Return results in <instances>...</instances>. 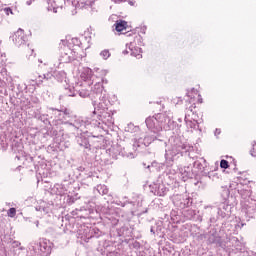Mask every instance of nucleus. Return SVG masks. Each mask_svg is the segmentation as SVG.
Wrapping results in <instances>:
<instances>
[{
  "label": "nucleus",
  "instance_id": "obj_1",
  "mask_svg": "<svg viewBox=\"0 0 256 256\" xmlns=\"http://www.w3.org/2000/svg\"><path fill=\"white\" fill-rule=\"evenodd\" d=\"M81 79L91 87V90L81 89L79 90L80 97H90L94 100V115H97V105H100V109H105L107 103V92L103 89V78L93 74L91 68H83L80 75Z\"/></svg>",
  "mask_w": 256,
  "mask_h": 256
},
{
  "label": "nucleus",
  "instance_id": "obj_2",
  "mask_svg": "<svg viewBox=\"0 0 256 256\" xmlns=\"http://www.w3.org/2000/svg\"><path fill=\"white\" fill-rule=\"evenodd\" d=\"M145 123L149 131L154 133V135H159L163 129L169 131V129L173 128V120L171 119V116L165 113H159L152 117L150 116L146 118Z\"/></svg>",
  "mask_w": 256,
  "mask_h": 256
},
{
  "label": "nucleus",
  "instance_id": "obj_3",
  "mask_svg": "<svg viewBox=\"0 0 256 256\" xmlns=\"http://www.w3.org/2000/svg\"><path fill=\"white\" fill-rule=\"evenodd\" d=\"M191 149V146L184 144L182 142H176L174 145L166 149L165 159L167 163H173L177 159L178 155H183Z\"/></svg>",
  "mask_w": 256,
  "mask_h": 256
},
{
  "label": "nucleus",
  "instance_id": "obj_4",
  "mask_svg": "<svg viewBox=\"0 0 256 256\" xmlns=\"http://www.w3.org/2000/svg\"><path fill=\"white\" fill-rule=\"evenodd\" d=\"M72 125H73V127H75V129H80L81 133H87V130H85V129H89V127H91V126L100 127L101 129H103V122L101 121L100 118H99V120H96V119L83 120L81 118H78L73 122Z\"/></svg>",
  "mask_w": 256,
  "mask_h": 256
},
{
  "label": "nucleus",
  "instance_id": "obj_5",
  "mask_svg": "<svg viewBox=\"0 0 256 256\" xmlns=\"http://www.w3.org/2000/svg\"><path fill=\"white\" fill-rule=\"evenodd\" d=\"M139 39H141V37L136 36L133 42L126 44V50L123 51V54L127 55L130 53L132 57H136V59H141V57H143V55H141V48L135 46L137 45L136 41H139Z\"/></svg>",
  "mask_w": 256,
  "mask_h": 256
},
{
  "label": "nucleus",
  "instance_id": "obj_6",
  "mask_svg": "<svg viewBox=\"0 0 256 256\" xmlns=\"http://www.w3.org/2000/svg\"><path fill=\"white\" fill-rule=\"evenodd\" d=\"M52 113L56 116V119L61 121L62 123L73 125V116H71V113L68 112V110H57V109H50Z\"/></svg>",
  "mask_w": 256,
  "mask_h": 256
},
{
  "label": "nucleus",
  "instance_id": "obj_7",
  "mask_svg": "<svg viewBox=\"0 0 256 256\" xmlns=\"http://www.w3.org/2000/svg\"><path fill=\"white\" fill-rule=\"evenodd\" d=\"M155 139H159V134L147 135L144 138L140 137L134 142V147H149Z\"/></svg>",
  "mask_w": 256,
  "mask_h": 256
},
{
  "label": "nucleus",
  "instance_id": "obj_8",
  "mask_svg": "<svg viewBox=\"0 0 256 256\" xmlns=\"http://www.w3.org/2000/svg\"><path fill=\"white\" fill-rule=\"evenodd\" d=\"M73 50L69 49V47L64 46L60 50V56H59V61L60 63H71L73 61Z\"/></svg>",
  "mask_w": 256,
  "mask_h": 256
},
{
  "label": "nucleus",
  "instance_id": "obj_9",
  "mask_svg": "<svg viewBox=\"0 0 256 256\" xmlns=\"http://www.w3.org/2000/svg\"><path fill=\"white\" fill-rule=\"evenodd\" d=\"M12 41L15 43V45H17V47H21V45H25L27 41V36L25 35V31H23V29H18L12 36Z\"/></svg>",
  "mask_w": 256,
  "mask_h": 256
},
{
  "label": "nucleus",
  "instance_id": "obj_10",
  "mask_svg": "<svg viewBox=\"0 0 256 256\" xmlns=\"http://www.w3.org/2000/svg\"><path fill=\"white\" fill-rule=\"evenodd\" d=\"M72 3L74 7H78V9H89L93 5L91 0H67Z\"/></svg>",
  "mask_w": 256,
  "mask_h": 256
},
{
  "label": "nucleus",
  "instance_id": "obj_11",
  "mask_svg": "<svg viewBox=\"0 0 256 256\" xmlns=\"http://www.w3.org/2000/svg\"><path fill=\"white\" fill-rule=\"evenodd\" d=\"M39 249L41 253H49L51 251V247L49 246V241L47 239L40 240Z\"/></svg>",
  "mask_w": 256,
  "mask_h": 256
},
{
  "label": "nucleus",
  "instance_id": "obj_12",
  "mask_svg": "<svg viewBox=\"0 0 256 256\" xmlns=\"http://www.w3.org/2000/svg\"><path fill=\"white\" fill-rule=\"evenodd\" d=\"M76 141L80 147H83L84 149H89L91 145L89 144V139L85 136H78L76 138Z\"/></svg>",
  "mask_w": 256,
  "mask_h": 256
},
{
  "label": "nucleus",
  "instance_id": "obj_13",
  "mask_svg": "<svg viewBox=\"0 0 256 256\" xmlns=\"http://www.w3.org/2000/svg\"><path fill=\"white\" fill-rule=\"evenodd\" d=\"M114 27L118 33H121L122 31H125L127 29V22L123 20L116 21Z\"/></svg>",
  "mask_w": 256,
  "mask_h": 256
},
{
  "label": "nucleus",
  "instance_id": "obj_14",
  "mask_svg": "<svg viewBox=\"0 0 256 256\" xmlns=\"http://www.w3.org/2000/svg\"><path fill=\"white\" fill-rule=\"evenodd\" d=\"M189 168L187 167H180L178 168V173L182 179V181H187V179H189V170H187Z\"/></svg>",
  "mask_w": 256,
  "mask_h": 256
},
{
  "label": "nucleus",
  "instance_id": "obj_15",
  "mask_svg": "<svg viewBox=\"0 0 256 256\" xmlns=\"http://www.w3.org/2000/svg\"><path fill=\"white\" fill-rule=\"evenodd\" d=\"M185 123L190 129H199V122L190 120L187 116H185Z\"/></svg>",
  "mask_w": 256,
  "mask_h": 256
},
{
  "label": "nucleus",
  "instance_id": "obj_16",
  "mask_svg": "<svg viewBox=\"0 0 256 256\" xmlns=\"http://www.w3.org/2000/svg\"><path fill=\"white\" fill-rule=\"evenodd\" d=\"M50 3L51 6H48V11H53V13H57V5L55 4V0H49L48 5H50Z\"/></svg>",
  "mask_w": 256,
  "mask_h": 256
},
{
  "label": "nucleus",
  "instance_id": "obj_17",
  "mask_svg": "<svg viewBox=\"0 0 256 256\" xmlns=\"http://www.w3.org/2000/svg\"><path fill=\"white\" fill-rule=\"evenodd\" d=\"M97 189L100 195H107V193H109V189H107V186L105 185H100Z\"/></svg>",
  "mask_w": 256,
  "mask_h": 256
},
{
  "label": "nucleus",
  "instance_id": "obj_18",
  "mask_svg": "<svg viewBox=\"0 0 256 256\" xmlns=\"http://www.w3.org/2000/svg\"><path fill=\"white\" fill-rule=\"evenodd\" d=\"M100 57H102L104 60H107L109 57H111V52H109V50H103L100 52Z\"/></svg>",
  "mask_w": 256,
  "mask_h": 256
},
{
  "label": "nucleus",
  "instance_id": "obj_19",
  "mask_svg": "<svg viewBox=\"0 0 256 256\" xmlns=\"http://www.w3.org/2000/svg\"><path fill=\"white\" fill-rule=\"evenodd\" d=\"M7 215H8V217H11V219H13V217H15V215H17V209H15V208H10V209L7 211Z\"/></svg>",
  "mask_w": 256,
  "mask_h": 256
},
{
  "label": "nucleus",
  "instance_id": "obj_20",
  "mask_svg": "<svg viewBox=\"0 0 256 256\" xmlns=\"http://www.w3.org/2000/svg\"><path fill=\"white\" fill-rule=\"evenodd\" d=\"M198 91L193 88L190 92L187 93V97H189V99H195V95H197Z\"/></svg>",
  "mask_w": 256,
  "mask_h": 256
},
{
  "label": "nucleus",
  "instance_id": "obj_21",
  "mask_svg": "<svg viewBox=\"0 0 256 256\" xmlns=\"http://www.w3.org/2000/svg\"><path fill=\"white\" fill-rule=\"evenodd\" d=\"M65 95L68 97H75V88L66 89Z\"/></svg>",
  "mask_w": 256,
  "mask_h": 256
},
{
  "label": "nucleus",
  "instance_id": "obj_22",
  "mask_svg": "<svg viewBox=\"0 0 256 256\" xmlns=\"http://www.w3.org/2000/svg\"><path fill=\"white\" fill-rule=\"evenodd\" d=\"M220 167L221 169H229V162L227 160H221Z\"/></svg>",
  "mask_w": 256,
  "mask_h": 256
},
{
  "label": "nucleus",
  "instance_id": "obj_23",
  "mask_svg": "<svg viewBox=\"0 0 256 256\" xmlns=\"http://www.w3.org/2000/svg\"><path fill=\"white\" fill-rule=\"evenodd\" d=\"M53 77L54 76L51 73H47L43 75V78L42 76H39V79H46V81H50L51 79H53Z\"/></svg>",
  "mask_w": 256,
  "mask_h": 256
},
{
  "label": "nucleus",
  "instance_id": "obj_24",
  "mask_svg": "<svg viewBox=\"0 0 256 256\" xmlns=\"http://www.w3.org/2000/svg\"><path fill=\"white\" fill-rule=\"evenodd\" d=\"M250 155H252V157H256V143L252 144Z\"/></svg>",
  "mask_w": 256,
  "mask_h": 256
},
{
  "label": "nucleus",
  "instance_id": "obj_25",
  "mask_svg": "<svg viewBox=\"0 0 256 256\" xmlns=\"http://www.w3.org/2000/svg\"><path fill=\"white\" fill-rule=\"evenodd\" d=\"M218 215H220V217H222V218L227 217V213L223 212V210H221V208L218 209Z\"/></svg>",
  "mask_w": 256,
  "mask_h": 256
},
{
  "label": "nucleus",
  "instance_id": "obj_26",
  "mask_svg": "<svg viewBox=\"0 0 256 256\" xmlns=\"http://www.w3.org/2000/svg\"><path fill=\"white\" fill-rule=\"evenodd\" d=\"M4 13L6 15H9L10 13L13 14V10H11V8H4Z\"/></svg>",
  "mask_w": 256,
  "mask_h": 256
},
{
  "label": "nucleus",
  "instance_id": "obj_27",
  "mask_svg": "<svg viewBox=\"0 0 256 256\" xmlns=\"http://www.w3.org/2000/svg\"><path fill=\"white\" fill-rule=\"evenodd\" d=\"M58 75H61L62 79H65L67 77V74L65 72H58Z\"/></svg>",
  "mask_w": 256,
  "mask_h": 256
},
{
  "label": "nucleus",
  "instance_id": "obj_28",
  "mask_svg": "<svg viewBox=\"0 0 256 256\" xmlns=\"http://www.w3.org/2000/svg\"><path fill=\"white\" fill-rule=\"evenodd\" d=\"M214 135L217 137V135H221V129H216L214 132Z\"/></svg>",
  "mask_w": 256,
  "mask_h": 256
},
{
  "label": "nucleus",
  "instance_id": "obj_29",
  "mask_svg": "<svg viewBox=\"0 0 256 256\" xmlns=\"http://www.w3.org/2000/svg\"><path fill=\"white\" fill-rule=\"evenodd\" d=\"M150 232L153 233V235H155V227L152 226Z\"/></svg>",
  "mask_w": 256,
  "mask_h": 256
},
{
  "label": "nucleus",
  "instance_id": "obj_30",
  "mask_svg": "<svg viewBox=\"0 0 256 256\" xmlns=\"http://www.w3.org/2000/svg\"><path fill=\"white\" fill-rule=\"evenodd\" d=\"M112 1H114V3H123V1L125 0H112Z\"/></svg>",
  "mask_w": 256,
  "mask_h": 256
},
{
  "label": "nucleus",
  "instance_id": "obj_31",
  "mask_svg": "<svg viewBox=\"0 0 256 256\" xmlns=\"http://www.w3.org/2000/svg\"><path fill=\"white\" fill-rule=\"evenodd\" d=\"M14 245H15V247H19V245H21V243H19V242H14Z\"/></svg>",
  "mask_w": 256,
  "mask_h": 256
},
{
  "label": "nucleus",
  "instance_id": "obj_32",
  "mask_svg": "<svg viewBox=\"0 0 256 256\" xmlns=\"http://www.w3.org/2000/svg\"><path fill=\"white\" fill-rule=\"evenodd\" d=\"M31 3H33L32 0H28V1L26 2L27 5H31Z\"/></svg>",
  "mask_w": 256,
  "mask_h": 256
},
{
  "label": "nucleus",
  "instance_id": "obj_33",
  "mask_svg": "<svg viewBox=\"0 0 256 256\" xmlns=\"http://www.w3.org/2000/svg\"><path fill=\"white\" fill-rule=\"evenodd\" d=\"M227 207H228V206L225 205V204L222 205V209H224V210H227Z\"/></svg>",
  "mask_w": 256,
  "mask_h": 256
},
{
  "label": "nucleus",
  "instance_id": "obj_34",
  "mask_svg": "<svg viewBox=\"0 0 256 256\" xmlns=\"http://www.w3.org/2000/svg\"><path fill=\"white\" fill-rule=\"evenodd\" d=\"M122 155H124L125 157H129V154H127L126 152H122Z\"/></svg>",
  "mask_w": 256,
  "mask_h": 256
},
{
  "label": "nucleus",
  "instance_id": "obj_35",
  "mask_svg": "<svg viewBox=\"0 0 256 256\" xmlns=\"http://www.w3.org/2000/svg\"><path fill=\"white\" fill-rule=\"evenodd\" d=\"M210 243H215V240H211V238L209 239Z\"/></svg>",
  "mask_w": 256,
  "mask_h": 256
},
{
  "label": "nucleus",
  "instance_id": "obj_36",
  "mask_svg": "<svg viewBox=\"0 0 256 256\" xmlns=\"http://www.w3.org/2000/svg\"><path fill=\"white\" fill-rule=\"evenodd\" d=\"M36 227H39V221L36 222Z\"/></svg>",
  "mask_w": 256,
  "mask_h": 256
},
{
  "label": "nucleus",
  "instance_id": "obj_37",
  "mask_svg": "<svg viewBox=\"0 0 256 256\" xmlns=\"http://www.w3.org/2000/svg\"><path fill=\"white\" fill-rule=\"evenodd\" d=\"M40 83H43V80H39Z\"/></svg>",
  "mask_w": 256,
  "mask_h": 256
},
{
  "label": "nucleus",
  "instance_id": "obj_38",
  "mask_svg": "<svg viewBox=\"0 0 256 256\" xmlns=\"http://www.w3.org/2000/svg\"><path fill=\"white\" fill-rule=\"evenodd\" d=\"M33 85H35V81L32 80Z\"/></svg>",
  "mask_w": 256,
  "mask_h": 256
},
{
  "label": "nucleus",
  "instance_id": "obj_39",
  "mask_svg": "<svg viewBox=\"0 0 256 256\" xmlns=\"http://www.w3.org/2000/svg\"><path fill=\"white\" fill-rule=\"evenodd\" d=\"M160 195H165V193H163V194H160Z\"/></svg>",
  "mask_w": 256,
  "mask_h": 256
}]
</instances>
